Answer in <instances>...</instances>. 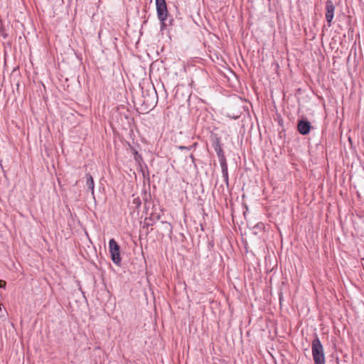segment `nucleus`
I'll return each mask as SVG.
<instances>
[{
	"mask_svg": "<svg viewBox=\"0 0 364 364\" xmlns=\"http://www.w3.org/2000/svg\"><path fill=\"white\" fill-rule=\"evenodd\" d=\"M311 351L314 364H326L324 348L317 336L311 342Z\"/></svg>",
	"mask_w": 364,
	"mask_h": 364,
	"instance_id": "f257e3e1",
	"label": "nucleus"
},
{
	"mask_svg": "<svg viewBox=\"0 0 364 364\" xmlns=\"http://www.w3.org/2000/svg\"><path fill=\"white\" fill-rule=\"evenodd\" d=\"M156 11L158 18L161 24V29L166 26L165 20L167 18L168 10L165 0H156Z\"/></svg>",
	"mask_w": 364,
	"mask_h": 364,
	"instance_id": "f03ea898",
	"label": "nucleus"
},
{
	"mask_svg": "<svg viewBox=\"0 0 364 364\" xmlns=\"http://www.w3.org/2000/svg\"><path fill=\"white\" fill-rule=\"evenodd\" d=\"M325 18L330 27L332 25L333 19L334 17L335 6L331 0H327L325 5Z\"/></svg>",
	"mask_w": 364,
	"mask_h": 364,
	"instance_id": "7ed1b4c3",
	"label": "nucleus"
},
{
	"mask_svg": "<svg viewBox=\"0 0 364 364\" xmlns=\"http://www.w3.org/2000/svg\"><path fill=\"white\" fill-rule=\"evenodd\" d=\"M312 128L311 123L307 120V119H301L298 121L297 130L301 134H308Z\"/></svg>",
	"mask_w": 364,
	"mask_h": 364,
	"instance_id": "20e7f679",
	"label": "nucleus"
},
{
	"mask_svg": "<svg viewBox=\"0 0 364 364\" xmlns=\"http://www.w3.org/2000/svg\"><path fill=\"white\" fill-rule=\"evenodd\" d=\"M213 147L216 152L218 157L219 159V161H226V158L224 154V151L221 147L220 141L218 138H215L213 141Z\"/></svg>",
	"mask_w": 364,
	"mask_h": 364,
	"instance_id": "39448f33",
	"label": "nucleus"
},
{
	"mask_svg": "<svg viewBox=\"0 0 364 364\" xmlns=\"http://www.w3.org/2000/svg\"><path fill=\"white\" fill-rule=\"evenodd\" d=\"M141 195H142V199L144 202V208L148 210L152 203L151 193L147 192L146 191H144L142 192Z\"/></svg>",
	"mask_w": 364,
	"mask_h": 364,
	"instance_id": "423d86ee",
	"label": "nucleus"
},
{
	"mask_svg": "<svg viewBox=\"0 0 364 364\" xmlns=\"http://www.w3.org/2000/svg\"><path fill=\"white\" fill-rule=\"evenodd\" d=\"M220 164L221 169H222L223 177L224 178V181H225L226 185L228 186L229 180H228V171L227 161H221V162H220Z\"/></svg>",
	"mask_w": 364,
	"mask_h": 364,
	"instance_id": "0eeeda50",
	"label": "nucleus"
},
{
	"mask_svg": "<svg viewBox=\"0 0 364 364\" xmlns=\"http://www.w3.org/2000/svg\"><path fill=\"white\" fill-rule=\"evenodd\" d=\"M109 252L111 255V258H112V262L115 264L119 265V264L121 263V260H122L121 257H120L119 250H116V251L109 250Z\"/></svg>",
	"mask_w": 364,
	"mask_h": 364,
	"instance_id": "6e6552de",
	"label": "nucleus"
},
{
	"mask_svg": "<svg viewBox=\"0 0 364 364\" xmlns=\"http://www.w3.org/2000/svg\"><path fill=\"white\" fill-rule=\"evenodd\" d=\"M86 183L88 189L91 191L92 194H94L95 183L92 176L90 173H87L86 176Z\"/></svg>",
	"mask_w": 364,
	"mask_h": 364,
	"instance_id": "1a4fd4ad",
	"label": "nucleus"
},
{
	"mask_svg": "<svg viewBox=\"0 0 364 364\" xmlns=\"http://www.w3.org/2000/svg\"><path fill=\"white\" fill-rule=\"evenodd\" d=\"M109 250H119L120 249L119 245L117 242L114 240V239H111L109 242Z\"/></svg>",
	"mask_w": 364,
	"mask_h": 364,
	"instance_id": "9d476101",
	"label": "nucleus"
},
{
	"mask_svg": "<svg viewBox=\"0 0 364 364\" xmlns=\"http://www.w3.org/2000/svg\"><path fill=\"white\" fill-rule=\"evenodd\" d=\"M132 154L134 155V161L139 164H141V162L143 161L142 156L141 154L138 153V151L135 149H132Z\"/></svg>",
	"mask_w": 364,
	"mask_h": 364,
	"instance_id": "9b49d317",
	"label": "nucleus"
},
{
	"mask_svg": "<svg viewBox=\"0 0 364 364\" xmlns=\"http://www.w3.org/2000/svg\"><path fill=\"white\" fill-rule=\"evenodd\" d=\"M157 98H158L157 92H156L155 88L154 87L153 90H152V100H149V99H147V100H144V102L154 104V101H155V99H157Z\"/></svg>",
	"mask_w": 364,
	"mask_h": 364,
	"instance_id": "f8f14e48",
	"label": "nucleus"
},
{
	"mask_svg": "<svg viewBox=\"0 0 364 364\" xmlns=\"http://www.w3.org/2000/svg\"><path fill=\"white\" fill-rule=\"evenodd\" d=\"M141 204V200L139 197L134 198L132 200V205H134V208L138 209Z\"/></svg>",
	"mask_w": 364,
	"mask_h": 364,
	"instance_id": "ddd939ff",
	"label": "nucleus"
},
{
	"mask_svg": "<svg viewBox=\"0 0 364 364\" xmlns=\"http://www.w3.org/2000/svg\"><path fill=\"white\" fill-rule=\"evenodd\" d=\"M180 149H190L189 147H186V146H180Z\"/></svg>",
	"mask_w": 364,
	"mask_h": 364,
	"instance_id": "4468645a",
	"label": "nucleus"
},
{
	"mask_svg": "<svg viewBox=\"0 0 364 364\" xmlns=\"http://www.w3.org/2000/svg\"><path fill=\"white\" fill-rule=\"evenodd\" d=\"M3 282L0 280V288L3 287V285L1 284Z\"/></svg>",
	"mask_w": 364,
	"mask_h": 364,
	"instance_id": "2eb2a0df",
	"label": "nucleus"
},
{
	"mask_svg": "<svg viewBox=\"0 0 364 364\" xmlns=\"http://www.w3.org/2000/svg\"><path fill=\"white\" fill-rule=\"evenodd\" d=\"M85 234L86 235V236L88 237V234L87 232V231L85 230Z\"/></svg>",
	"mask_w": 364,
	"mask_h": 364,
	"instance_id": "dca6fc26",
	"label": "nucleus"
},
{
	"mask_svg": "<svg viewBox=\"0 0 364 364\" xmlns=\"http://www.w3.org/2000/svg\"><path fill=\"white\" fill-rule=\"evenodd\" d=\"M191 159H192L193 160L194 159V158H193V155H191Z\"/></svg>",
	"mask_w": 364,
	"mask_h": 364,
	"instance_id": "f3484780",
	"label": "nucleus"
},
{
	"mask_svg": "<svg viewBox=\"0 0 364 364\" xmlns=\"http://www.w3.org/2000/svg\"><path fill=\"white\" fill-rule=\"evenodd\" d=\"M259 227V224H257L254 228H258Z\"/></svg>",
	"mask_w": 364,
	"mask_h": 364,
	"instance_id": "a211bd4d",
	"label": "nucleus"
},
{
	"mask_svg": "<svg viewBox=\"0 0 364 364\" xmlns=\"http://www.w3.org/2000/svg\"><path fill=\"white\" fill-rule=\"evenodd\" d=\"M170 235L172 234V229L170 230Z\"/></svg>",
	"mask_w": 364,
	"mask_h": 364,
	"instance_id": "6ab92c4d",
	"label": "nucleus"
},
{
	"mask_svg": "<svg viewBox=\"0 0 364 364\" xmlns=\"http://www.w3.org/2000/svg\"><path fill=\"white\" fill-rule=\"evenodd\" d=\"M363 259H364V258H363Z\"/></svg>",
	"mask_w": 364,
	"mask_h": 364,
	"instance_id": "aec40b11",
	"label": "nucleus"
}]
</instances>
